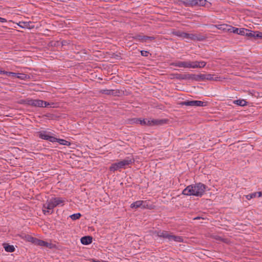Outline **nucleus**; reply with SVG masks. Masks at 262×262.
Wrapping results in <instances>:
<instances>
[{"instance_id":"nucleus-1","label":"nucleus","mask_w":262,"mask_h":262,"mask_svg":"<svg viewBox=\"0 0 262 262\" xmlns=\"http://www.w3.org/2000/svg\"><path fill=\"white\" fill-rule=\"evenodd\" d=\"M206 189V186L201 183H198L194 185H190L185 188L182 192L184 195H195L202 196Z\"/></svg>"},{"instance_id":"nucleus-2","label":"nucleus","mask_w":262,"mask_h":262,"mask_svg":"<svg viewBox=\"0 0 262 262\" xmlns=\"http://www.w3.org/2000/svg\"><path fill=\"white\" fill-rule=\"evenodd\" d=\"M64 200L61 198H52L43 205L42 211L45 214H51L53 209L57 206H62Z\"/></svg>"},{"instance_id":"nucleus-3","label":"nucleus","mask_w":262,"mask_h":262,"mask_svg":"<svg viewBox=\"0 0 262 262\" xmlns=\"http://www.w3.org/2000/svg\"><path fill=\"white\" fill-rule=\"evenodd\" d=\"M134 161L133 157H127L122 160L113 163L110 167V170L113 172L117 170L120 171L121 169H125L127 167L129 166L134 163Z\"/></svg>"},{"instance_id":"nucleus-4","label":"nucleus","mask_w":262,"mask_h":262,"mask_svg":"<svg viewBox=\"0 0 262 262\" xmlns=\"http://www.w3.org/2000/svg\"><path fill=\"white\" fill-rule=\"evenodd\" d=\"M155 233L157 236L167 239L169 242L174 241L177 243H182L184 241L182 237L172 235L166 231H156Z\"/></svg>"},{"instance_id":"nucleus-5","label":"nucleus","mask_w":262,"mask_h":262,"mask_svg":"<svg viewBox=\"0 0 262 262\" xmlns=\"http://www.w3.org/2000/svg\"><path fill=\"white\" fill-rule=\"evenodd\" d=\"M26 104L34 107H45L49 105L46 101L40 99H27Z\"/></svg>"},{"instance_id":"nucleus-6","label":"nucleus","mask_w":262,"mask_h":262,"mask_svg":"<svg viewBox=\"0 0 262 262\" xmlns=\"http://www.w3.org/2000/svg\"><path fill=\"white\" fill-rule=\"evenodd\" d=\"M184 4L186 6H204L209 7L211 3L209 1H183Z\"/></svg>"},{"instance_id":"nucleus-7","label":"nucleus","mask_w":262,"mask_h":262,"mask_svg":"<svg viewBox=\"0 0 262 262\" xmlns=\"http://www.w3.org/2000/svg\"><path fill=\"white\" fill-rule=\"evenodd\" d=\"M184 38L187 39V41H203L205 39V37L200 34H193L185 33Z\"/></svg>"},{"instance_id":"nucleus-8","label":"nucleus","mask_w":262,"mask_h":262,"mask_svg":"<svg viewBox=\"0 0 262 262\" xmlns=\"http://www.w3.org/2000/svg\"><path fill=\"white\" fill-rule=\"evenodd\" d=\"M38 136L40 138L49 141L51 142H55L56 138L52 136L51 133L46 131H41L38 133Z\"/></svg>"},{"instance_id":"nucleus-9","label":"nucleus","mask_w":262,"mask_h":262,"mask_svg":"<svg viewBox=\"0 0 262 262\" xmlns=\"http://www.w3.org/2000/svg\"><path fill=\"white\" fill-rule=\"evenodd\" d=\"M206 102L200 100L185 101L182 102V104L190 106H204L206 105Z\"/></svg>"},{"instance_id":"nucleus-10","label":"nucleus","mask_w":262,"mask_h":262,"mask_svg":"<svg viewBox=\"0 0 262 262\" xmlns=\"http://www.w3.org/2000/svg\"><path fill=\"white\" fill-rule=\"evenodd\" d=\"M249 39L252 40H256L257 39H262V32L259 31H253L249 30L247 36Z\"/></svg>"},{"instance_id":"nucleus-11","label":"nucleus","mask_w":262,"mask_h":262,"mask_svg":"<svg viewBox=\"0 0 262 262\" xmlns=\"http://www.w3.org/2000/svg\"><path fill=\"white\" fill-rule=\"evenodd\" d=\"M145 125L154 126L163 124L165 122V121L159 119H145Z\"/></svg>"},{"instance_id":"nucleus-12","label":"nucleus","mask_w":262,"mask_h":262,"mask_svg":"<svg viewBox=\"0 0 262 262\" xmlns=\"http://www.w3.org/2000/svg\"><path fill=\"white\" fill-rule=\"evenodd\" d=\"M147 206L148 205L146 204V202L139 200L131 204L130 207L132 208L135 209H137L138 208H147Z\"/></svg>"},{"instance_id":"nucleus-13","label":"nucleus","mask_w":262,"mask_h":262,"mask_svg":"<svg viewBox=\"0 0 262 262\" xmlns=\"http://www.w3.org/2000/svg\"><path fill=\"white\" fill-rule=\"evenodd\" d=\"M135 39L142 42H146L155 39L154 37L138 35L135 36Z\"/></svg>"},{"instance_id":"nucleus-14","label":"nucleus","mask_w":262,"mask_h":262,"mask_svg":"<svg viewBox=\"0 0 262 262\" xmlns=\"http://www.w3.org/2000/svg\"><path fill=\"white\" fill-rule=\"evenodd\" d=\"M35 245H37L40 247H48L49 248H52L53 247V245L52 243H48L44 241L39 239L38 238L37 239V241L36 242Z\"/></svg>"},{"instance_id":"nucleus-15","label":"nucleus","mask_w":262,"mask_h":262,"mask_svg":"<svg viewBox=\"0 0 262 262\" xmlns=\"http://www.w3.org/2000/svg\"><path fill=\"white\" fill-rule=\"evenodd\" d=\"M227 27V26H225L224 25H220L219 26V27H217V28L219 29H222V30H226V27ZM229 28L227 29V30L230 32H233L234 33H235V34H237V33H238V28H235V27H231V26H229Z\"/></svg>"},{"instance_id":"nucleus-16","label":"nucleus","mask_w":262,"mask_h":262,"mask_svg":"<svg viewBox=\"0 0 262 262\" xmlns=\"http://www.w3.org/2000/svg\"><path fill=\"white\" fill-rule=\"evenodd\" d=\"M192 63V69L202 68L206 65V62L204 61H193Z\"/></svg>"},{"instance_id":"nucleus-17","label":"nucleus","mask_w":262,"mask_h":262,"mask_svg":"<svg viewBox=\"0 0 262 262\" xmlns=\"http://www.w3.org/2000/svg\"><path fill=\"white\" fill-rule=\"evenodd\" d=\"M9 76H12L14 78H17L19 79L24 80L26 78L27 75L25 74L17 73L14 72L9 73Z\"/></svg>"},{"instance_id":"nucleus-18","label":"nucleus","mask_w":262,"mask_h":262,"mask_svg":"<svg viewBox=\"0 0 262 262\" xmlns=\"http://www.w3.org/2000/svg\"><path fill=\"white\" fill-rule=\"evenodd\" d=\"M21 237L25 239L26 241L32 243L35 245L37 241V238L33 237L29 235H23L21 236Z\"/></svg>"},{"instance_id":"nucleus-19","label":"nucleus","mask_w":262,"mask_h":262,"mask_svg":"<svg viewBox=\"0 0 262 262\" xmlns=\"http://www.w3.org/2000/svg\"><path fill=\"white\" fill-rule=\"evenodd\" d=\"M206 74L192 75L191 78L196 81L206 80Z\"/></svg>"},{"instance_id":"nucleus-20","label":"nucleus","mask_w":262,"mask_h":262,"mask_svg":"<svg viewBox=\"0 0 262 262\" xmlns=\"http://www.w3.org/2000/svg\"><path fill=\"white\" fill-rule=\"evenodd\" d=\"M220 79H221V77L217 76V75H216L215 74H206V80L218 81V80H220Z\"/></svg>"},{"instance_id":"nucleus-21","label":"nucleus","mask_w":262,"mask_h":262,"mask_svg":"<svg viewBox=\"0 0 262 262\" xmlns=\"http://www.w3.org/2000/svg\"><path fill=\"white\" fill-rule=\"evenodd\" d=\"M80 241L83 245H86L92 242V238L91 236H84L81 238Z\"/></svg>"},{"instance_id":"nucleus-22","label":"nucleus","mask_w":262,"mask_h":262,"mask_svg":"<svg viewBox=\"0 0 262 262\" xmlns=\"http://www.w3.org/2000/svg\"><path fill=\"white\" fill-rule=\"evenodd\" d=\"M171 66L179 67L186 68V61H178L171 63Z\"/></svg>"},{"instance_id":"nucleus-23","label":"nucleus","mask_w":262,"mask_h":262,"mask_svg":"<svg viewBox=\"0 0 262 262\" xmlns=\"http://www.w3.org/2000/svg\"><path fill=\"white\" fill-rule=\"evenodd\" d=\"M234 104H237L241 106H244L247 105V102L244 99H239L234 100L233 101Z\"/></svg>"},{"instance_id":"nucleus-24","label":"nucleus","mask_w":262,"mask_h":262,"mask_svg":"<svg viewBox=\"0 0 262 262\" xmlns=\"http://www.w3.org/2000/svg\"><path fill=\"white\" fill-rule=\"evenodd\" d=\"M4 248L7 252H12L15 250V248L13 245H9L8 244H4Z\"/></svg>"},{"instance_id":"nucleus-25","label":"nucleus","mask_w":262,"mask_h":262,"mask_svg":"<svg viewBox=\"0 0 262 262\" xmlns=\"http://www.w3.org/2000/svg\"><path fill=\"white\" fill-rule=\"evenodd\" d=\"M238 31L237 34L246 36H247L248 32H249V30L245 28H238Z\"/></svg>"},{"instance_id":"nucleus-26","label":"nucleus","mask_w":262,"mask_h":262,"mask_svg":"<svg viewBox=\"0 0 262 262\" xmlns=\"http://www.w3.org/2000/svg\"><path fill=\"white\" fill-rule=\"evenodd\" d=\"M55 142L59 143L61 145H68V146L70 145V143L69 141H68L66 140H64V139H60L56 138V140L55 141Z\"/></svg>"},{"instance_id":"nucleus-27","label":"nucleus","mask_w":262,"mask_h":262,"mask_svg":"<svg viewBox=\"0 0 262 262\" xmlns=\"http://www.w3.org/2000/svg\"><path fill=\"white\" fill-rule=\"evenodd\" d=\"M134 123L137 124H140L142 125H145L146 122L145 119H135Z\"/></svg>"},{"instance_id":"nucleus-28","label":"nucleus","mask_w":262,"mask_h":262,"mask_svg":"<svg viewBox=\"0 0 262 262\" xmlns=\"http://www.w3.org/2000/svg\"><path fill=\"white\" fill-rule=\"evenodd\" d=\"M245 196L247 200H250L252 198H255L256 196L258 197V193H257V192H253V193L247 194V195H245Z\"/></svg>"},{"instance_id":"nucleus-29","label":"nucleus","mask_w":262,"mask_h":262,"mask_svg":"<svg viewBox=\"0 0 262 262\" xmlns=\"http://www.w3.org/2000/svg\"><path fill=\"white\" fill-rule=\"evenodd\" d=\"M81 216V215L80 213H74V214L71 215L70 216V217H71V219L72 220H76L79 219Z\"/></svg>"},{"instance_id":"nucleus-30","label":"nucleus","mask_w":262,"mask_h":262,"mask_svg":"<svg viewBox=\"0 0 262 262\" xmlns=\"http://www.w3.org/2000/svg\"><path fill=\"white\" fill-rule=\"evenodd\" d=\"M185 32H181V31H178V32H176L175 34L177 36H179V37H181L183 39H184V35L183 34H185Z\"/></svg>"},{"instance_id":"nucleus-31","label":"nucleus","mask_w":262,"mask_h":262,"mask_svg":"<svg viewBox=\"0 0 262 262\" xmlns=\"http://www.w3.org/2000/svg\"><path fill=\"white\" fill-rule=\"evenodd\" d=\"M191 61H186V68H192V63Z\"/></svg>"},{"instance_id":"nucleus-32","label":"nucleus","mask_w":262,"mask_h":262,"mask_svg":"<svg viewBox=\"0 0 262 262\" xmlns=\"http://www.w3.org/2000/svg\"><path fill=\"white\" fill-rule=\"evenodd\" d=\"M18 25L21 28H26L27 26V24L25 22H19Z\"/></svg>"},{"instance_id":"nucleus-33","label":"nucleus","mask_w":262,"mask_h":262,"mask_svg":"<svg viewBox=\"0 0 262 262\" xmlns=\"http://www.w3.org/2000/svg\"><path fill=\"white\" fill-rule=\"evenodd\" d=\"M141 54L143 56H147L148 55V52L145 51H142L141 52Z\"/></svg>"},{"instance_id":"nucleus-34","label":"nucleus","mask_w":262,"mask_h":262,"mask_svg":"<svg viewBox=\"0 0 262 262\" xmlns=\"http://www.w3.org/2000/svg\"><path fill=\"white\" fill-rule=\"evenodd\" d=\"M9 73H10V72H7V71H5L3 70L0 71V74H6L8 76H9Z\"/></svg>"},{"instance_id":"nucleus-35","label":"nucleus","mask_w":262,"mask_h":262,"mask_svg":"<svg viewBox=\"0 0 262 262\" xmlns=\"http://www.w3.org/2000/svg\"><path fill=\"white\" fill-rule=\"evenodd\" d=\"M7 21V20L4 18L0 17V22L1 23H5Z\"/></svg>"},{"instance_id":"nucleus-36","label":"nucleus","mask_w":262,"mask_h":262,"mask_svg":"<svg viewBox=\"0 0 262 262\" xmlns=\"http://www.w3.org/2000/svg\"><path fill=\"white\" fill-rule=\"evenodd\" d=\"M257 193H258V197L262 196V191H259V192H257Z\"/></svg>"},{"instance_id":"nucleus-37","label":"nucleus","mask_w":262,"mask_h":262,"mask_svg":"<svg viewBox=\"0 0 262 262\" xmlns=\"http://www.w3.org/2000/svg\"><path fill=\"white\" fill-rule=\"evenodd\" d=\"M95 262H107L106 261L101 260V261H95Z\"/></svg>"}]
</instances>
